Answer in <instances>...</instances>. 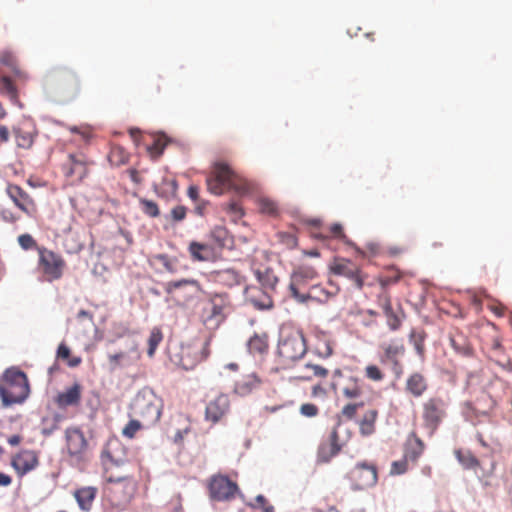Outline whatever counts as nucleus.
<instances>
[{"instance_id": "f257e3e1", "label": "nucleus", "mask_w": 512, "mask_h": 512, "mask_svg": "<svg viewBox=\"0 0 512 512\" xmlns=\"http://www.w3.org/2000/svg\"><path fill=\"white\" fill-rule=\"evenodd\" d=\"M208 190L214 195H222L228 189H234L239 194L251 190L249 182L236 174L225 162H216L206 179Z\"/></svg>"}, {"instance_id": "f03ea898", "label": "nucleus", "mask_w": 512, "mask_h": 512, "mask_svg": "<svg viewBox=\"0 0 512 512\" xmlns=\"http://www.w3.org/2000/svg\"><path fill=\"white\" fill-rule=\"evenodd\" d=\"M29 395L26 374L17 369H7L0 383V397L4 406L22 403Z\"/></svg>"}, {"instance_id": "7ed1b4c3", "label": "nucleus", "mask_w": 512, "mask_h": 512, "mask_svg": "<svg viewBox=\"0 0 512 512\" xmlns=\"http://www.w3.org/2000/svg\"><path fill=\"white\" fill-rule=\"evenodd\" d=\"M448 402L441 396H431L421 406L422 427L432 437L447 417Z\"/></svg>"}, {"instance_id": "20e7f679", "label": "nucleus", "mask_w": 512, "mask_h": 512, "mask_svg": "<svg viewBox=\"0 0 512 512\" xmlns=\"http://www.w3.org/2000/svg\"><path fill=\"white\" fill-rule=\"evenodd\" d=\"M306 351V340L301 331H293L283 336L277 347V355L283 366H289L300 360Z\"/></svg>"}, {"instance_id": "39448f33", "label": "nucleus", "mask_w": 512, "mask_h": 512, "mask_svg": "<svg viewBox=\"0 0 512 512\" xmlns=\"http://www.w3.org/2000/svg\"><path fill=\"white\" fill-rule=\"evenodd\" d=\"M132 410L134 415L139 417L145 425H153L161 417V400L153 393H140L132 403Z\"/></svg>"}, {"instance_id": "423d86ee", "label": "nucleus", "mask_w": 512, "mask_h": 512, "mask_svg": "<svg viewBox=\"0 0 512 512\" xmlns=\"http://www.w3.org/2000/svg\"><path fill=\"white\" fill-rule=\"evenodd\" d=\"M39 268L41 269L46 280L49 282L59 280L66 268V262L63 257L47 248H38Z\"/></svg>"}, {"instance_id": "0eeeda50", "label": "nucleus", "mask_w": 512, "mask_h": 512, "mask_svg": "<svg viewBox=\"0 0 512 512\" xmlns=\"http://www.w3.org/2000/svg\"><path fill=\"white\" fill-rule=\"evenodd\" d=\"M229 300L226 295L216 294L210 298L202 309V320L205 325L218 327L226 318Z\"/></svg>"}, {"instance_id": "6e6552de", "label": "nucleus", "mask_w": 512, "mask_h": 512, "mask_svg": "<svg viewBox=\"0 0 512 512\" xmlns=\"http://www.w3.org/2000/svg\"><path fill=\"white\" fill-rule=\"evenodd\" d=\"M347 478L353 490H365L377 483V468L375 465L366 462L358 463L348 472Z\"/></svg>"}, {"instance_id": "1a4fd4ad", "label": "nucleus", "mask_w": 512, "mask_h": 512, "mask_svg": "<svg viewBox=\"0 0 512 512\" xmlns=\"http://www.w3.org/2000/svg\"><path fill=\"white\" fill-rule=\"evenodd\" d=\"M67 454L71 460L79 463L86 457L88 441L79 427H68L65 430Z\"/></svg>"}, {"instance_id": "9d476101", "label": "nucleus", "mask_w": 512, "mask_h": 512, "mask_svg": "<svg viewBox=\"0 0 512 512\" xmlns=\"http://www.w3.org/2000/svg\"><path fill=\"white\" fill-rule=\"evenodd\" d=\"M317 276L318 273L314 267L308 265L299 266L291 275L289 285L291 296L297 301L305 303L310 298V295L301 293L300 288L317 278Z\"/></svg>"}, {"instance_id": "9b49d317", "label": "nucleus", "mask_w": 512, "mask_h": 512, "mask_svg": "<svg viewBox=\"0 0 512 512\" xmlns=\"http://www.w3.org/2000/svg\"><path fill=\"white\" fill-rule=\"evenodd\" d=\"M496 406V401L487 392H481L474 401L463 404V413L466 418H480L491 414Z\"/></svg>"}, {"instance_id": "f8f14e48", "label": "nucleus", "mask_w": 512, "mask_h": 512, "mask_svg": "<svg viewBox=\"0 0 512 512\" xmlns=\"http://www.w3.org/2000/svg\"><path fill=\"white\" fill-rule=\"evenodd\" d=\"M210 496L217 501H229L239 491L238 485L227 476H214L209 484Z\"/></svg>"}, {"instance_id": "ddd939ff", "label": "nucleus", "mask_w": 512, "mask_h": 512, "mask_svg": "<svg viewBox=\"0 0 512 512\" xmlns=\"http://www.w3.org/2000/svg\"><path fill=\"white\" fill-rule=\"evenodd\" d=\"M331 272L338 276H343L352 281L356 288L362 289L364 285V277L360 267L351 260L345 258H337L332 263Z\"/></svg>"}, {"instance_id": "4468645a", "label": "nucleus", "mask_w": 512, "mask_h": 512, "mask_svg": "<svg viewBox=\"0 0 512 512\" xmlns=\"http://www.w3.org/2000/svg\"><path fill=\"white\" fill-rule=\"evenodd\" d=\"M12 133L17 147L22 149H29L32 147L37 129L35 124L30 119H23L13 126Z\"/></svg>"}, {"instance_id": "2eb2a0df", "label": "nucleus", "mask_w": 512, "mask_h": 512, "mask_svg": "<svg viewBox=\"0 0 512 512\" xmlns=\"http://www.w3.org/2000/svg\"><path fill=\"white\" fill-rule=\"evenodd\" d=\"M6 193L22 212L29 216L36 213L37 207L33 198L23 188L16 184H8Z\"/></svg>"}, {"instance_id": "dca6fc26", "label": "nucleus", "mask_w": 512, "mask_h": 512, "mask_svg": "<svg viewBox=\"0 0 512 512\" xmlns=\"http://www.w3.org/2000/svg\"><path fill=\"white\" fill-rule=\"evenodd\" d=\"M382 354L380 362L382 364H391L392 366H399L400 358L405 354L404 341L401 338H394L388 342L380 344Z\"/></svg>"}, {"instance_id": "f3484780", "label": "nucleus", "mask_w": 512, "mask_h": 512, "mask_svg": "<svg viewBox=\"0 0 512 512\" xmlns=\"http://www.w3.org/2000/svg\"><path fill=\"white\" fill-rule=\"evenodd\" d=\"M230 409V401L227 395L219 394L210 400L205 409V420L216 424L226 416Z\"/></svg>"}, {"instance_id": "a211bd4d", "label": "nucleus", "mask_w": 512, "mask_h": 512, "mask_svg": "<svg viewBox=\"0 0 512 512\" xmlns=\"http://www.w3.org/2000/svg\"><path fill=\"white\" fill-rule=\"evenodd\" d=\"M245 299L258 310H270L274 303L270 291L257 286H248L245 289Z\"/></svg>"}, {"instance_id": "6ab92c4d", "label": "nucleus", "mask_w": 512, "mask_h": 512, "mask_svg": "<svg viewBox=\"0 0 512 512\" xmlns=\"http://www.w3.org/2000/svg\"><path fill=\"white\" fill-rule=\"evenodd\" d=\"M107 483L109 484V487L107 489L110 494L115 496L118 493L123 494L121 497H117L115 499L117 503L129 501L134 487L131 479L128 476L115 477L113 475H110L107 477Z\"/></svg>"}, {"instance_id": "aec40b11", "label": "nucleus", "mask_w": 512, "mask_h": 512, "mask_svg": "<svg viewBox=\"0 0 512 512\" xmlns=\"http://www.w3.org/2000/svg\"><path fill=\"white\" fill-rule=\"evenodd\" d=\"M344 446L340 442L337 427L333 428L327 440L323 441L318 448L317 457L320 462H329L335 457Z\"/></svg>"}, {"instance_id": "412c9836", "label": "nucleus", "mask_w": 512, "mask_h": 512, "mask_svg": "<svg viewBox=\"0 0 512 512\" xmlns=\"http://www.w3.org/2000/svg\"><path fill=\"white\" fill-rule=\"evenodd\" d=\"M64 171L67 177H74L81 181L88 173L87 157L82 153L69 154L68 163L64 165Z\"/></svg>"}, {"instance_id": "4be33fe9", "label": "nucleus", "mask_w": 512, "mask_h": 512, "mask_svg": "<svg viewBox=\"0 0 512 512\" xmlns=\"http://www.w3.org/2000/svg\"><path fill=\"white\" fill-rule=\"evenodd\" d=\"M429 388L427 377L418 371L412 372L405 381V391L414 398H421Z\"/></svg>"}, {"instance_id": "5701e85b", "label": "nucleus", "mask_w": 512, "mask_h": 512, "mask_svg": "<svg viewBox=\"0 0 512 512\" xmlns=\"http://www.w3.org/2000/svg\"><path fill=\"white\" fill-rule=\"evenodd\" d=\"M82 386L75 382L72 386L59 393L55 398V403L60 409H66L70 406H78L82 397Z\"/></svg>"}, {"instance_id": "b1692460", "label": "nucleus", "mask_w": 512, "mask_h": 512, "mask_svg": "<svg viewBox=\"0 0 512 512\" xmlns=\"http://www.w3.org/2000/svg\"><path fill=\"white\" fill-rule=\"evenodd\" d=\"M57 81L59 87L68 97L73 98L80 92V79L76 73L70 70H63L58 73Z\"/></svg>"}, {"instance_id": "393cba45", "label": "nucleus", "mask_w": 512, "mask_h": 512, "mask_svg": "<svg viewBox=\"0 0 512 512\" xmlns=\"http://www.w3.org/2000/svg\"><path fill=\"white\" fill-rule=\"evenodd\" d=\"M38 463V455L35 451L32 450L21 451L14 457L12 461L13 467L21 475L26 474L36 468Z\"/></svg>"}, {"instance_id": "a878e982", "label": "nucleus", "mask_w": 512, "mask_h": 512, "mask_svg": "<svg viewBox=\"0 0 512 512\" xmlns=\"http://www.w3.org/2000/svg\"><path fill=\"white\" fill-rule=\"evenodd\" d=\"M188 252L193 261L208 262L216 257L214 248L210 244L192 241L188 246Z\"/></svg>"}, {"instance_id": "bb28decb", "label": "nucleus", "mask_w": 512, "mask_h": 512, "mask_svg": "<svg viewBox=\"0 0 512 512\" xmlns=\"http://www.w3.org/2000/svg\"><path fill=\"white\" fill-rule=\"evenodd\" d=\"M97 493L98 489L96 487L86 486L76 489L73 492V496L79 508L84 512H89L92 509Z\"/></svg>"}, {"instance_id": "cd10ccee", "label": "nucleus", "mask_w": 512, "mask_h": 512, "mask_svg": "<svg viewBox=\"0 0 512 512\" xmlns=\"http://www.w3.org/2000/svg\"><path fill=\"white\" fill-rule=\"evenodd\" d=\"M342 396L348 400H357L363 395V382L356 376H348L341 387Z\"/></svg>"}, {"instance_id": "c85d7f7f", "label": "nucleus", "mask_w": 512, "mask_h": 512, "mask_svg": "<svg viewBox=\"0 0 512 512\" xmlns=\"http://www.w3.org/2000/svg\"><path fill=\"white\" fill-rule=\"evenodd\" d=\"M425 443L415 432L408 436L405 450V458L416 462L425 451Z\"/></svg>"}, {"instance_id": "c756f323", "label": "nucleus", "mask_w": 512, "mask_h": 512, "mask_svg": "<svg viewBox=\"0 0 512 512\" xmlns=\"http://www.w3.org/2000/svg\"><path fill=\"white\" fill-rule=\"evenodd\" d=\"M248 351L253 355H263L269 349V335L266 332L255 333L247 343Z\"/></svg>"}, {"instance_id": "7c9ffc66", "label": "nucleus", "mask_w": 512, "mask_h": 512, "mask_svg": "<svg viewBox=\"0 0 512 512\" xmlns=\"http://www.w3.org/2000/svg\"><path fill=\"white\" fill-rule=\"evenodd\" d=\"M259 384L260 380L255 374H247L235 382L234 392L239 396H246L256 389Z\"/></svg>"}, {"instance_id": "2f4dec72", "label": "nucleus", "mask_w": 512, "mask_h": 512, "mask_svg": "<svg viewBox=\"0 0 512 512\" xmlns=\"http://www.w3.org/2000/svg\"><path fill=\"white\" fill-rule=\"evenodd\" d=\"M378 410L368 409L358 421L359 432L362 436H370L375 432V424L378 418Z\"/></svg>"}, {"instance_id": "473e14b6", "label": "nucleus", "mask_w": 512, "mask_h": 512, "mask_svg": "<svg viewBox=\"0 0 512 512\" xmlns=\"http://www.w3.org/2000/svg\"><path fill=\"white\" fill-rule=\"evenodd\" d=\"M68 130L74 135L72 141L81 146H88L94 137L93 129L89 125L69 126Z\"/></svg>"}, {"instance_id": "72a5a7b5", "label": "nucleus", "mask_w": 512, "mask_h": 512, "mask_svg": "<svg viewBox=\"0 0 512 512\" xmlns=\"http://www.w3.org/2000/svg\"><path fill=\"white\" fill-rule=\"evenodd\" d=\"M0 93L7 95L14 105L23 108V104L19 99L18 90L8 76H2L0 78Z\"/></svg>"}, {"instance_id": "f704fd0d", "label": "nucleus", "mask_w": 512, "mask_h": 512, "mask_svg": "<svg viewBox=\"0 0 512 512\" xmlns=\"http://www.w3.org/2000/svg\"><path fill=\"white\" fill-rule=\"evenodd\" d=\"M255 276L262 288L270 292L275 290L278 283V278L272 269L266 268L264 271L256 270Z\"/></svg>"}, {"instance_id": "c9c22d12", "label": "nucleus", "mask_w": 512, "mask_h": 512, "mask_svg": "<svg viewBox=\"0 0 512 512\" xmlns=\"http://www.w3.org/2000/svg\"><path fill=\"white\" fill-rule=\"evenodd\" d=\"M386 317L387 326L391 331H397L402 326V321L405 317V314L402 308L399 306L397 310L394 308L388 309L383 312Z\"/></svg>"}, {"instance_id": "e433bc0d", "label": "nucleus", "mask_w": 512, "mask_h": 512, "mask_svg": "<svg viewBox=\"0 0 512 512\" xmlns=\"http://www.w3.org/2000/svg\"><path fill=\"white\" fill-rule=\"evenodd\" d=\"M455 457L465 469H476L480 462L470 450L458 449L454 452Z\"/></svg>"}, {"instance_id": "4c0bfd02", "label": "nucleus", "mask_w": 512, "mask_h": 512, "mask_svg": "<svg viewBox=\"0 0 512 512\" xmlns=\"http://www.w3.org/2000/svg\"><path fill=\"white\" fill-rule=\"evenodd\" d=\"M128 160L129 154L123 147L119 145L111 146L110 152L108 154V161L112 166L119 167L126 164Z\"/></svg>"}, {"instance_id": "58836bf2", "label": "nucleus", "mask_w": 512, "mask_h": 512, "mask_svg": "<svg viewBox=\"0 0 512 512\" xmlns=\"http://www.w3.org/2000/svg\"><path fill=\"white\" fill-rule=\"evenodd\" d=\"M210 236L219 248L227 247L231 243V237L228 230L222 226L214 227Z\"/></svg>"}, {"instance_id": "ea45409f", "label": "nucleus", "mask_w": 512, "mask_h": 512, "mask_svg": "<svg viewBox=\"0 0 512 512\" xmlns=\"http://www.w3.org/2000/svg\"><path fill=\"white\" fill-rule=\"evenodd\" d=\"M3 65L9 67L19 79H26L27 75L18 67L16 57L11 52H3L0 56Z\"/></svg>"}, {"instance_id": "a19ab883", "label": "nucleus", "mask_w": 512, "mask_h": 512, "mask_svg": "<svg viewBox=\"0 0 512 512\" xmlns=\"http://www.w3.org/2000/svg\"><path fill=\"white\" fill-rule=\"evenodd\" d=\"M163 340V333L159 327L152 328L150 335L148 337V357L152 358L155 355V352L159 346V344Z\"/></svg>"}, {"instance_id": "79ce46f5", "label": "nucleus", "mask_w": 512, "mask_h": 512, "mask_svg": "<svg viewBox=\"0 0 512 512\" xmlns=\"http://www.w3.org/2000/svg\"><path fill=\"white\" fill-rule=\"evenodd\" d=\"M70 349L65 343H60L57 349V358L67 361L69 367H77L81 364L82 359L79 356L70 357Z\"/></svg>"}, {"instance_id": "37998d69", "label": "nucleus", "mask_w": 512, "mask_h": 512, "mask_svg": "<svg viewBox=\"0 0 512 512\" xmlns=\"http://www.w3.org/2000/svg\"><path fill=\"white\" fill-rule=\"evenodd\" d=\"M363 407V401H358V399L352 400L342 407L340 414L346 420H353L357 415V411Z\"/></svg>"}, {"instance_id": "c03bdc74", "label": "nucleus", "mask_w": 512, "mask_h": 512, "mask_svg": "<svg viewBox=\"0 0 512 512\" xmlns=\"http://www.w3.org/2000/svg\"><path fill=\"white\" fill-rule=\"evenodd\" d=\"M315 237L320 238V239H326L328 237H332V238L343 240V241H346V238H347L344 233L342 225L339 223H334V224L330 225L327 229V234H324V233L315 234Z\"/></svg>"}, {"instance_id": "a18cd8bd", "label": "nucleus", "mask_w": 512, "mask_h": 512, "mask_svg": "<svg viewBox=\"0 0 512 512\" xmlns=\"http://www.w3.org/2000/svg\"><path fill=\"white\" fill-rule=\"evenodd\" d=\"M365 377L372 382H382L385 379V372L376 364H369L364 369Z\"/></svg>"}, {"instance_id": "49530a36", "label": "nucleus", "mask_w": 512, "mask_h": 512, "mask_svg": "<svg viewBox=\"0 0 512 512\" xmlns=\"http://www.w3.org/2000/svg\"><path fill=\"white\" fill-rule=\"evenodd\" d=\"M258 208L261 213L270 216H276L278 214V205L275 201L270 198L262 197L258 200Z\"/></svg>"}, {"instance_id": "de8ad7c7", "label": "nucleus", "mask_w": 512, "mask_h": 512, "mask_svg": "<svg viewBox=\"0 0 512 512\" xmlns=\"http://www.w3.org/2000/svg\"><path fill=\"white\" fill-rule=\"evenodd\" d=\"M305 368L308 370H311V374L298 376L297 378L304 381H309L312 379V377H320L325 378L328 375V370L324 368L323 366L307 363L305 365Z\"/></svg>"}, {"instance_id": "09e8293b", "label": "nucleus", "mask_w": 512, "mask_h": 512, "mask_svg": "<svg viewBox=\"0 0 512 512\" xmlns=\"http://www.w3.org/2000/svg\"><path fill=\"white\" fill-rule=\"evenodd\" d=\"M142 212L152 218L158 217L160 215V210L156 202L152 200H148L145 198H141L139 200Z\"/></svg>"}, {"instance_id": "8fccbe9b", "label": "nucleus", "mask_w": 512, "mask_h": 512, "mask_svg": "<svg viewBox=\"0 0 512 512\" xmlns=\"http://www.w3.org/2000/svg\"><path fill=\"white\" fill-rule=\"evenodd\" d=\"M120 446L121 445L117 440H110L108 441L105 449L103 450V455H105L112 463L116 465H120L123 463V460L117 458L114 453V450Z\"/></svg>"}, {"instance_id": "3c124183", "label": "nucleus", "mask_w": 512, "mask_h": 512, "mask_svg": "<svg viewBox=\"0 0 512 512\" xmlns=\"http://www.w3.org/2000/svg\"><path fill=\"white\" fill-rule=\"evenodd\" d=\"M185 286H198V281L194 279H181L177 281H170L165 285V291L170 294L173 291Z\"/></svg>"}, {"instance_id": "603ef678", "label": "nucleus", "mask_w": 512, "mask_h": 512, "mask_svg": "<svg viewBox=\"0 0 512 512\" xmlns=\"http://www.w3.org/2000/svg\"><path fill=\"white\" fill-rule=\"evenodd\" d=\"M220 279L228 285L239 284L240 275L233 269H226L219 273Z\"/></svg>"}, {"instance_id": "864d4df0", "label": "nucleus", "mask_w": 512, "mask_h": 512, "mask_svg": "<svg viewBox=\"0 0 512 512\" xmlns=\"http://www.w3.org/2000/svg\"><path fill=\"white\" fill-rule=\"evenodd\" d=\"M142 424L137 419L130 420L127 425L123 428L122 434L123 436L132 439L136 433L142 428Z\"/></svg>"}, {"instance_id": "5fc2aeb1", "label": "nucleus", "mask_w": 512, "mask_h": 512, "mask_svg": "<svg viewBox=\"0 0 512 512\" xmlns=\"http://www.w3.org/2000/svg\"><path fill=\"white\" fill-rule=\"evenodd\" d=\"M226 212L231 216L234 221H237L243 216V209L236 201H231L225 206Z\"/></svg>"}, {"instance_id": "6e6d98bb", "label": "nucleus", "mask_w": 512, "mask_h": 512, "mask_svg": "<svg viewBox=\"0 0 512 512\" xmlns=\"http://www.w3.org/2000/svg\"><path fill=\"white\" fill-rule=\"evenodd\" d=\"M279 240L282 244H284L287 248L293 249L297 246L298 240L294 234L287 232H280L278 234Z\"/></svg>"}, {"instance_id": "4d7b16f0", "label": "nucleus", "mask_w": 512, "mask_h": 512, "mask_svg": "<svg viewBox=\"0 0 512 512\" xmlns=\"http://www.w3.org/2000/svg\"><path fill=\"white\" fill-rule=\"evenodd\" d=\"M18 243L24 250L37 247V243L30 234H22L18 237Z\"/></svg>"}, {"instance_id": "13d9d810", "label": "nucleus", "mask_w": 512, "mask_h": 512, "mask_svg": "<svg viewBox=\"0 0 512 512\" xmlns=\"http://www.w3.org/2000/svg\"><path fill=\"white\" fill-rule=\"evenodd\" d=\"M300 413L305 417H315L319 413V408L313 403H304L300 406Z\"/></svg>"}, {"instance_id": "bf43d9fd", "label": "nucleus", "mask_w": 512, "mask_h": 512, "mask_svg": "<svg viewBox=\"0 0 512 512\" xmlns=\"http://www.w3.org/2000/svg\"><path fill=\"white\" fill-rule=\"evenodd\" d=\"M377 303L379 307H381L383 312L393 308L391 303V297L386 290H383V292L378 295Z\"/></svg>"}, {"instance_id": "052dcab7", "label": "nucleus", "mask_w": 512, "mask_h": 512, "mask_svg": "<svg viewBox=\"0 0 512 512\" xmlns=\"http://www.w3.org/2000/svg\"><path fill=\"white\" fill-rule=\"evenodd\" d=\"M407 460L408 459L405 458L404 460L394 461L391 465L390 473L392 475H400L405 473L408 469Z\"/></svg>"}, {"instance_id": "680f3d73", "label": "nucleus", "mask_w": 512, "mask_h": 512, "mask_svg": "<svg viewBox=\"0 0 512 512\" xmlns=\"http://www.w3.org/2000/svg\"><path fill=\"white\" fill-rule=\"evenodd\" d=\"M166 145H167V143L163 138H157L154 140L153 144L149 147V151L151 154H155L156 156H159L163 153Z\"/></svg>"}, {"instance_id": "e2e57ef3", "label": "nucleus", "mask_w": 512, "mask_h": 512, "mask_svg": "<svg viewBox=\"0 0 512 512\" xmlns=\"http://www.w3.org/2000/svg\"><path fill=\"white\" fill-rule=\"evenodd\" d=\"M411 340H413L414 347L418 355H424V336L418 335L416 336L415 332L412 331L410 334Z\"/></svg>"}, {"instance_id": "0e129e2a", "label": "nucleus", "mask_w": 512, "mask_h": 512, "mask_svg": "<svg viewBox=\"0 0 512 512\" xmlns=\"http://www.w3.org/2000/svg\"><path fill=\"white\" fill-rule=\"evenodd\" d=\"M168 272L173 273L175 267L171 259L166 254H158L154 257Z\"/></svg>"}, {"instance_id": "69168bd1", "label": "nucleus", "mask_w": 512, "mask_h": 512, "mask_svg": "<svg viewBox=\"0 0 512 512\" xmlns=\"http://www.w3.org/2000/svg\"><path fill=\"white\" fill-rule=\"evenodd\" d=\"M187 213L186 207L178 205L171 210V217L173 221L179 222L185 219Z\"/></svg>"}, {"instance_id": "338daca9", "label": "nucleus", "mask_w": 512, "mask_h": 512, "mask_svg": "<svg viewBox=\"0 0 512 512\" xmlns=\"http://www.w3.org/2000/svg\"><path fill=\"white\" fill-rule=\"evenodd\" d=\"M125 356H126V354L124 352H119V353H116V354H110L108 356V359H109V364L111 366V369L115 370L118 367H120L121 366V360H123L125 358Z\"/></svg>"}, {"instance_id": "774afa93", "label": "nucleus", "mask_w": 512, "mask_h": 512, "mask_svg": "<svg viewBox=\"0 0 512 512\" xmlns=\"http://www.w3.org/2000/svg\"><path fill=\"white\" fill-rule=\"evenodd\" d=\"M399 280H400L399 273H396L393 276H381V277H379V283H380L381 287L383 288V290H386L387 286H389L391 284H395Z\"/></svg>"}]
</instances>
